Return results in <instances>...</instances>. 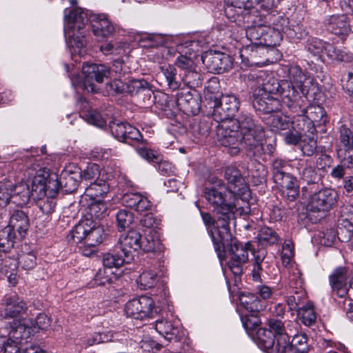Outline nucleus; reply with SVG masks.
<instances>
[{
    "label": "nucleus",
    "instance_id": "nucleus-1",
    "mask_svg": "<svg viewBox=\"0 0 353 353\" xmlns=\"http://www.w3.org/2000/svg\"><path fill=\"white\" fill-rule=\"evenodd\" d=\"M216 136L218 142L227 148L231 155L239 154L243 145L256 154L263 151L264 129L250 114H241L236 120L220 121Z\"/></svg>",
    "mask_w": 353,
    "mask_h": 353
},
{
    "label": "nucleus",
    "instance_id": "nucleus-2",
    "mask_svg": "<svg viewBox=\"0 0 353 353\" xmlns=\"http://www.w3.org/2000/svg\"><path fill=\"white\" fill-rule=\"evenodd\" d=\"M90 22L94 36L99 39L111 37L115 27L105 14H91L81 8H74L65 14L64 34L73 53L82 56L86 46V26Z\"/></svg>",
    "mask_w": 353,
    "mask_h": 353
},
{
    "label": "nucleus",
    "instance_id": "nucleus-3",
    "mask_svg": "<svg viewBox=\"0 0 353 353\" xmlns=\"http://www.w3.org/2000/svg\"><path fill=\"white\" fill-rule=\"evenodd\" d=\"M204 196L208 203L214 208V212L217 214V227L222 228L223 239L227 241L230 238V222L236 215L247 214L249 208L239 207V199L236 194L230 192L219 179L213 181L212 187L205 189Z\"/></svg>",
    "mask_w": 353,
    "mask_h": 353
},
{
    "label": "nucleus",
    "instance_id": "nucleus-4",
    "mask_svg": "<svg viewBox=\"0 0 353 353\" xmlns=\"http://www.w3.org/2000/svg\"><path fill=\"white\" fill-rule=\"evenodd\" d=\"M25 176L32 177L34 199H41L48 196L54 197L61 188L60 178L55 173L50 174L48 170L40 165L34 158L28 157Z\"/></svg>",
    "mask_w": 353,
    "mask_h": 353
},
{
    "label": "nucleus",
    "instance_id": "nucleus-5",
    "mask_svg": "<svg viewBox=\"0 0 353 353\" xmlns=\"http://www.w3.org/2000/svg\"><path fill=\"white\" fill-rule=\"evenodd\" d=\"M222 228H216L211 232V236L214 245V248L221 256V252L229 248L231 252V258L228 261V267L234 275H241L242 273L241 266L246 263L249 257V252H256L252 248L250 242L242 243L236 239H233L230 234V238L227 241L223 240Z\"/></svg>",
    "mask_w": 353,
    "mask_h": 353
},
{
    "label": "nucleus",
    "instance_id": "nucleus-6",
    "mask_svg": "<svg viewBox=\"0 0 353 353\" xmlns=\"http://www.w3.org/2000/svg\"><path fill=\"white\" fill-rule=\"evenodd\" d=\"M1 315L8 320L10 325L8 333V341L13 343L21 344L34 334V327L29 320L25 316V310H3Z\"/></svg>",
    "mask_w": 353,
    "mask_h": 353
},
{
    "label": "nucleus",
    "instance_id": "nucleus-7",
    "mask_svg": "<svg viewBox=\"0 0 353 353\" xmlns=\"http://www.w3.org/2000/svg\"><path fill=\"white\" fill-rule=\"evenodd\" d=\"M83 75V79L81 77L72 78V83L76 89L85 90L88 92H97L94 81L101 83L104 78H108L110 74V69L104 65L94 63H85L82 67Z\"/></svg>",
    "mask_w": 353,
    "mask_h": 353
},
{
    "label": "nucleus",
    "instance_id": "nucleus-8",
    "mask_svg": "<svg viewBox=\"0 0 353 353\" xmlns=\"http://www.w3.org/2000/svg\"><path fill=\"white\" fill-rule=\"evenodd\" d=\"M337 193L332 189H323L313 194L308 202L307 208L310 212H318L323 216L335 205Z\"/></svg>",
    "mask_w": 353,
    "mask_h": 353
},
{
    "label": "nucleus",
    "instance_id": "nucleus-9",
    "mask_svg": "<svg viewBox=\"0 0 353 353\" xmlns=\"http://www.w3.org/2000/svg\"><path fill=\"white\" fill-rule=\"evenodd\" d=\"M279 85L277 92H279L283 103L294 113L299 114V110L306 105L307 95H301L290 83L281 82Z\"/></svg>",
    "mask_w": 353,
    "mask_h": 353
},
{
    "label": "nucleus",
    "instance_id": "nucleus-10",
    "mask_svg": "<svg viewBox=\"0 0 353 353\" xmlns=\"http://www.w3.org/2000/svg\"><path fill=\"white\" fill-rule=\"evenodd\" d=\"M350 275L345 267L335 268L329 276V282L332 292L339 297H344L349 290Z\"/></svg>",
    "mask_w": 353,
    "mask_h": 353
},
{
    "label": "nucleus",
    "instance_id": "nucleus-11",
    "mask_svg": "<svg viewBox=\"0 0 353 353\" xmlns=\"http://www.w3.org/2000/svg\"><path fill=\"white\" fill-rule=\"evenodd\" d=\"M279 85L274 79H270L265 83L263 84V87L256 88L253 92L252 105L254 108L258 111L263 112L265 110L266 102L270 94L277 93Z\"/></svg>",
    "mask_w": 353,
    "mask_h": 353
},
{
    "label": "nucleus",
    "instance_id": "nucleus-12",
    "mask_svg": "<svg viewBox=\"0 0 353 353\" xmlns=\"http://www.w3.org/2000/svg\"><path fill=\"white\" fill-rule=\"evenodd\" d=\"M240 102L233 94L222 96L220 105L215 107L214 117L220 121L232 120L231 118L238 110Z\"/></svg>",
    "mask_w": 353,
    "mask_h": 353
},
{
    "label": "nucleus",
    "instance_id": "nucleus-13",
    "mask_svg": "<svg viewBox=\"0 0 353 353\" xmlns=\"http://www.w3.org/2000/svg\"><path fill=\"white\" fill-rule=\"evenodd\" d=\"M141 248V235L135 230H130L120 237L116 250H119L130 259H132V252Z\"/></svg>",
    "mask_w": 353,
    "mask_h": 353
},
{
    "label": "nucleus",
    "instance_id": "nucleus-14",
    "mask_svg": "<svg viewBox=\"0 0 353 353\" xmlns=\"http://www.w3.org/2000/svg\"><path fill=\"white\" fill-rule=\"evenodd\" d=\"M202 61L209 70L212 72L221 73L230 66V58L220 52H205L201 57Z\"/></svg>",
    "mask_w": 353,
    "mask_h": 353
},
{
    "label": "nucleus",
    "instance_id": "nucleus-15",
    "mask_svg": "<svg viewBox=\"0 0 353 353\" xmlns=\"http://www.w3.org/2000/svg\"><path fill=\"white\" fill-rule=\"evenodd\" d=\"M27 181H22L12 188V201L17 205L27 204L31 198L34 199L32 179L28 177Z\"/></svg>",
    "mask_w": 353,
    "mask_h": 353
},
{
    "label": "nucleus",
    "instance_id": "nucleus-16",
    "mask_svg": "<svg viewBox=\"0 0 353 353\" xmlns=\"http://www.w3.org/2000/svg\"><path fill=\"white\" fill-rule=\"evenodd\" d=\"M267 49L258 44L248 45L240 50L242 63L246 66L260 65L263 63L260 58L266 52Z\"/></svg>",
    "mask_w": 353,
    "mask_h": 353
},
{
    "label": "nucleus",
    "instance_id": "nucleus-17",
    "mask_svg": "<svg viewBox=\"0 0 353 353\" xmlns=\"http://www.w3.org/2000/svg\"><path fill=\"white\" fill-rule=\"evenodd\" d=\"M327 29L344 40L350 32L348 17L345 14L332 15L327 22Z\"/></svg>",
    "mask_w": 353,
    "mask_h": 353
},
{
    "label": "nucleus",
    "instance_id": "nucleus-18",
    "mask_svg": "<svg viewBox=\"0 0 353 353\" xmlns=\"http://www.w3.org/2000/svg\"><path fill=\"white\" fill-rule=\"evenodd\" d=\"M156 330L168 341H177L179 340L180 327L178 321H157Z\"/></svg>",
    "mask_w": 353,
    "mask_h": 353
},
{
    "label": "nucleus",
    "instance_id": "nucleus-19",
    "mask_svg": "<svg viewBox=\"0 0 353 353\" xmlns=\"http://www.w3.org/2000/svg\"><path fill=\"white\" fill-rule=\"evenodd\" d=\"M275 336L266 328H259L256 333V343L265 353H272V350L278 348V341L275 344Z\"/></svg>",
    "mask_w": 353,
    "mask_h": 353
},
{
    "label": "nucleus",
    "instance_id": "nucleus-20",
    "mask_svg": "<svg viewBox=\"0 0 353 353\" xmlns=\"http://www.w3.org/2000/svg\"><path fill=\"white\" fill-rule=\"evenodd\" d=\"M263 119L273 131L290 129L292 124L290 119L283 115L280 110L272 114H268L263 117Z\"/></svg>",
    "mask_w": 353,
    "mask_h": 353
},
{
    "label": "nucleus",
    "instance_id": "nucleus-21",
    "mask_svg": "<svg viewBox=\"0 0 353 353\" xmlns=\"http://www.w3.org/2000/svg\"><path fill=\"white\" fill-rule=\"evenodd\" d=\"M306 80V75L303 73L301 68L297 65H294L289 68L288 79L283 81L282 82L290 83L293 87L299 90L301 94L305 96L308 93V89L305 85Z\"/></svg>",
    "mask_w": 353,
    "mask_h": 353
},
{
    "label": "nucleus",
    "instance_id": "nucleus-22",
    "mask_svg": "<svg viewBox=\"0 0 353 353\" xmlns=\"http://www.w3.org/2000/svg\"><path fill=\"white\" fill-rule=\"evenodd\" d=\"M8 228H12V231L16 230L23 237L29 228V219L27 214L21 210H16L10 219Z\"/></svg>",
    "mask_w": 353,
    "mask_h": 353
},
{
    "label": "nucleus",
    "instance_id": "nucleus-23",
    "mask_svg": "<svg viewBox=\"0 0 353 353\" xmlns=\"http://www.w3.org/2000/svg\"><path fill=\"white\" fill-rule=\"evenodd\" d=\"M109 191V184L105 180L99 179L90 182V184L85 188V194L92 200H99L105 196Z\"/></svg>",
    "mask_w": 353,
    "mask_h": 353
},
{
    "label": "nucleus",
    "instance_id": "nucleus-24",
    "mask_svg": "<svg viewBox=\"0 0 353 353\" xmlns=\"http://www.w3.org/2000/svg\"><path fill=\"white\" fill-rule=\"evenodd\" d=\"M130 257L125 256L119 250L117 251L116 247L112 252L106 253L103 256V265L105 268H119L125 263L130 262Z\"/></svg>",
    "mask_w": 353,
    "mask_h": 353
},
{
    "label": "nucleus",
    "instance_id": "nucleus-25",
    "mask_svg": "<svg viewBox=\"0 0 353 353\" xmlns=\"http://www.w3.org/2000/svg\"><path fill=\"white\" fill-rule=\"evenodd\" d=\"M88 230H90L89 221H81L72 228L68 235L67 239L68 243L73 245L84 243Z\"/></svg>",
    "mask_w": 353,
    "mask_h": 353
},
{
    "label": "nucleus",
    "instance_id": "nucleus-26",
    "mask_svg": "<svg viewBox=\"0 0 353 353\" xmlns=\"http://www.w3.org/2000/svg\"><path fill=\"white\" fill-rule=\"evenodd\" d=\"M141 249L145 252H156L161 249L159 233L157 230L149 229L145 232V238L141 240Z\"/></svg>",
    "mask_w": 353,
    "mask_h": 353
},
{
    "label": "nucleus",
    "instance_id": "nucleus-27",
    "mask_svg": "<svg viewBox=\"0 0 353 353\" xmlns=\"http://www.w3.org/2000/svg\"><path fill=\"white\" fill-rule=\"evenodd\" d=\"M274 0H242L241 2H236L232 3L231 6H228L225 8V14L228 15L230 11H232V8H238L239 9H250L256 6H259L260 8L265 10L270 9L273 6Z\"/></svg>",
    "mask_w": 353,
    "mask_h": 353
},
{
    "label": "nucleus",
    "instance_id": "nucleus-28",
    "mask_svg": "<svg viewBox=\"0 0 353 353\" xmlns=\"http://www.w3.org/2000/svg\"><path fill=\"white\" fill-rule=\"evenodd\" d=\"M225 178L230 185L229 191L235 194L240 190V187L243 185V179L238 169L234 167L229 166L225 170Z\"/></svg>",
    "mask_w": 353,
    "mask_h": 353
},
{
    "label": "nucleus",
    "instance_id": "nucleus-29",
    "mask_svg": "<svg viewBox=\"0 0 353 353\" xmlns=\"http://www.w3.org/2000/svg\"><path fill=\"white\" fill-rule=\"evenodd\" d=\"M239 315L243 327L246 330H254L261 323L259 310H241Z\"/></svg>",
    "mask_w": 353,
    "mask_h": 353
},
{
    "label": "nucleus",
    "instance_id": "nucleus-30",
    "mask_svg": "<svg viewBox=\"0 0 353 353\" xmlns=\"http://www.w3.org/2000/svg\"><path fill=\"white\" fill-rule=\"evenodd\" d=\"M78 175L68 170H63L60 176L61 188L66 193H72L75 191L79 185Z\"/></svg>",
    "mask_w": 353,
    "mask_h": 353
},
{
    "label": "nucleus",
    "instance_id": "nucleus-31",
    "mask_svg": "<svg viewBox=\"0 0 353 353\" xmlns=\"http://www.w3.org/2000/svg\"><path fill=\"white\" fill-rule=\"evenodd\" d=\"M179 103L183 105L184 108L192 113L196 114L199 112L200 109L199 99L197 96L194 97L190 92H187L181 94L179 99Z\"/></svg>",
    "mask_w": 353,
    "mask_h": 353
},
{
    "label": "nucleus",
    "instance_id": "nucleus-32",
    "mask_svg": "<svg viewBox=\"0 0 353 353\" xmlns=\"http://www.w3.org/2000/svg\"><path fill=\"white\" fill-rule=\"evenodd\" d=\"M326 54L331 59L339 62H350L353 58L352 55L348 52L330 43L327 45Z\"/></svg>",
    "mask_w": 353,
    "mask_h": 353
},
{
    "label": "nucleus",
    "instance_id": "nucleus-33",
    "mask_svg": "<svg viewBox=\"0 0 353 353\" xmlns=\"http://www.w3.org/2000/svg\"><path fill=\"white\" fill-rule=\"evenodd\" d=\"M15 235L12 228L7 226L0 230V251L9 252L14 246Z\"/></svg>",
    "mask_w": 353,
    "mask_h": 353
},
{
    "label": "nucleus",
    "instance_id": "nucleus-34",
    "mask_svg": "<svg viewBox=\"0 0 353 353\" xmlns=\"http://www.w3.org/2000/svg\"><path fill=\"white\" fill-rule=\"evenodd\" d=\"M268 325L269 327L268 330H271L276 341L285 343V339H287L289 336L286 333L283 323L280 320L270 319L268 320Z\"/></svg>",
    "mask_w": 353,
    "mask_h": 353
},
{
    "label": "nucleus",
    "instance_id": "nucleus-35",
    "mask_svg": "<svg viewBox=\"0 0 353 353\" xmlns=\"http://www.w3.org/2000/svg\"><path fill=\"white\" fill-rule=\"evenodd\" d=\"M157 274L152 270L143 271L137 279V283L142 290L153 288L157 283Z\"/></svg>",
    "mask_w": 353,
    "mask_h": 353
},
{
    "label": "nucleus",
    "instance_id": "nucleus-36",
    "mask_svg": "<svg viewBox=\"0 0 353 353\" xmlns=\"http://www.w3.org/2000/svg\"><path fill=\"white\" fill-rule=\"evenodd\" d=\"M80 114L81 117L90 124L99 128L105 125V120L95 110L85 108L81 111Z\"/></svg>",
    "mask_w": 353,
    "mask_h": 353
},
{
    "label": "nucleus",
    "instance_id": "nucleus-37",
    "mask_svg": "<svg viewBox=\"0 0 353 353\" xmlns=\"http://www.w3.org/2000/svg\"><path fill=\"white\" fill-rule=\"evenodd\" d=\"M258 242L263 246L276 243L279 241L277 234L271 228H262L257 236Z\"/></svg>",
    "mask_w": 353,
    "mask_h": 353
},
{
    "label": "nucleus",
    "instance_id": "nucleus-38",
    "mask_svg": "<svg viewBox=\"0 0 353 353\" xmlns=\"http://www.w3.org/2000/svg\"><path fill=\"white\" fill-rule=\"evenodd\" d=\"M154 306L153 299L145 295L132 299L126 303V309H152Z\"/></svg>",
    "mask_w": 353,
    "mask_h": 353
},
{
    "label": "nucleus",
    "instance_id": "nucleus-39",
    "mask_svg": "<svg viewBox=\"0 0 353 353\" xmlns=\"http://www.w3.org/2000/svg\"><path fill=\"white\" fill-rule=\"evenodd\" d=\"M89 228L84 243H86L88 246H97L103 241V230L101 228L92 226L90 221Z\"/></svg>",
    "mask_w": 353,
    "mask_h": 353
},
{
    "label": "nucleus",
    "instance_id": "nucleus-40",
    "mask_svg": "<svg viewBox=\"0 0 353 353\" xmlns=\"http://www.w3.org/2000/svg\"><path fill=\"white\" fill-rule=\"evenodd\" d=\"M125 46L123 43L110 42L101 45L100 50L105 55L121 56L126 53Z\"/></svg>",
    "mask_w": 353,
    "mask_h": 353
},
{
    "label": "nucleus",
    "instance_id": "nucleus-41",
    "mask_svg": "<svg viewBox=\"0 0 353 353\" xmlns=\"http://www.w3.org/2000/svg\"><path fill=\"white\" fill-rule=\"evenodd\" d=\"M78 176L81 180L87 181H94L99 179L100 167L96 163L88 164L84 170H81Z\"/></svg>",
    "mask_w": 353,
    "mask_h": 353
},
{
    "label": "nucleus",
    "instance_id": "nucleus-42",
    "mask_svg": "<svg viewBox=\"0 0 353 353\" xmlns=\"http://www.w3.org/2000/svg\"><path fill=\"white\" fill-rule=\"evenodd\" d=\"M110 130L112 135L119 141L125 143L127 136L128 135L129 127H131L128 123H116L110 124Z\"/></svg>",
    "mask_w": 353,
    "mask_h": 353
},
{
    "label": "nucleus",
    "instance_id": "nucleus-43",
    "mask_svg": "<svg viewBox=\"0 0 353 353\" xmlns=\"http://www.w3.org/2000/svg\"><path fill=\"white\" fill-rule=\"evenodd\" d=\"M294 247L291 241H285L281 252V262L286 268H291L293 266L294 261Z\"/></svg>",
    "mask_w": 353,
    "mask_h": 353
},
{
    "label": "nucleus",
    "instance_id": "nucleus-44",
    "mask_svg": "<svg viewBox=\"0 0 353 353\" xmlns=\"http://www.w3.org/2000/svg\"><path fill=\"white\" fill-rule=\"evenodd\" d=\"M353 148V133L350 129L341 126L339 131V143L338 149Z\"/></svg>",
    "mask_w": 353,
    "mask_h": 353
},
{
    "label": "nucleus",
    "instance_id": "nucleus-45",
    "mask_svg": "<svg viewBox=\"0 0 353 353\" xmlns=\"http://www.w3.org/2000/svg\"><path fill=\"white\" fill-rule=\"evenodd\" d=\"M181 75L183 81L190 88L199 87L202 84V76L196 70V68L183 72Z\"/></svg>",
    "mask_w": 353,
    "mask_h": 353
},
{
    "label": "nucleus",
    "instance_id": "nucleus-46",
    "mask_svg": "<svg viewBox=\"0 0 353 353\" xmlns=\"http://www.w3.org/2000/svg\"><path fill=\"white\" fill-rule=\"evenodd\" d=\"M298 170L301 179L307 183H314L318 179L315 169L307 163H299Z\"/></svg>",
    "mask_w": 353,
    "mask_h": 353
},
{
    "label": "nucleus",
    "instance_id": "nucleus-47",
    "mask_svg": "<svg viewBox=\"0 0 353 353\" xmlns=\"http://www.w3.org/2000/svg\"><path fill=\"white\" fill-rule=\"evenodd\" d=\"M298 116H305L313 122H317L325 115V111L321 106H311L305 108L303 106L299 110V114H296Z\"/></svg>",
    "mask_w": 353,
    "mask_h": 353
},
{
    "label": "nucleus",
    "instance_id": "nucleus-48",
    "mask_svg": "<svg viewBox=\"0 0 353 353\" xmlns=\"http://www.w3.org/2000/svg\"><path fill=\"white\" fill-rule=\"evenodd\" d=\"M254 256L253 268L252 270V276L254 281H261V273L263 271L261 263L265 259V254L263 252H254L252 251Z\"/></svg>",
    "mask_w": 353,
    "mask_h": 353
},
{
    "label": "nucleus",
    "instance_id": "nucleus-49",
    "mask_svg": "<svg viewBox=\"0 0 353 353\" xmlns=\"http://www.w3.org/2000/svg\"><path fill=\"white\" fill-rule=\"evenodd\" d=\"M280 190L284 197L290 201H294L299 193V185L295 177L290 180Z\"/></svg>",
    "mask_w": 353,
    "mask_h": 353
},
{
    "label": "nucleus",
    "instance_id": "nucleus-50",
    "mask_svg": "<svg viewBox=\"0 0 353 353\" xmlns=\"http://www.w3.org/2000/svg\"><path fill=\"white\" fill-rule=\"evenodd\" d=\"M161 71L166 79L168 85L173 90L177 89L180 83L176 79V71L174 66L170 65L161 67Z\"/></svg>",
    "mask_w": 353,
    "mask_h": 353
},
{
    "label": "nucleus",
    "instance_id": "nucleus-51",
    "mask_svg": "<svg viewBox=\"0 0 353 353\" xmlns=\"http://www.w3.org/2000/svg\"><path fill=\"white\" fill-rule=\"evenodd\" d=\"M12 183L10 181H0V206H6L12 201Z\"/></svg>",
    "mask_w": 353,
    "mask_h": 353
},
{
    "label": "nucleus",
    "instance_id": "nucleus-52",
    "mask_svg": "<svg viewBox=\"0 0 353 353\" xmlns=\"http://www.w3.org/2000/svg\"><path fill=\"white\" fill-rule=\"evenodd\" d=\"M329 43H325L317 38H310L307 39L305 48L307 51L314 55L320 54L323 51L326 53L327 45Z\"/></svg>",
    "mask_w": 353,
    "mask_h": 353
},
{
    "label": "nucleus",
    "instance_id": "nucleus-53",
    "mask_svg": "<svg viewBox=\"0 0 353 353\" xmlns=\"http://www.w3.org/2000/svg\"><path fill=\"white\" fill-rule=\"evenodd\" d=\"M117 222L119 230H123L133 222V215L125 209L120 210L117 214Z\"/></svg>",
    "mask_w": 353,
    "mask_h": 353
},
{
    "label": "nucleus",
    "instance_id": "nucleus-54",
    "mask_svg": "<svg viewBox=\"0 0 353 353\" xmlns=\"http://www.w3.org/2000/svg\"><path fill=\"white\" fill-rule=\"evenodd\" d=\"M175 65L182 70L183 72H186L190 70H194L196 68L195 61L193 57L187 56L186 54H181L175 61Z\"/></svg>",
    "mask_w": 353,
    "mask_h": 353
},
{
    "label": "nucleus",
    "instance_id": "nucleus-55",
    "mask_svg": "<svg viewBox=\"0 0 353 353\" xmlns=\"http://www.w3.org/2000/svg\"><path fill=\"white\" fill-rule=\"evenodd\" d=\"M337 157L345 168H353V148L337 149Z\"/></svg>",
    "mask_w": 353,
    "mask_h": 353
},
{
    "label": "nucleus",
    "instance_id": "nucleus-56",
    "mask_svg": "<svg viewBox=\"0 0 353 353\" xmlns=\"http://www.w3.org/2000/svg\"><path fill=\"white\" fill-rule=\"evenodd\" d=\"M148 83L144 80L140 79H130L125 81V93L134 94L139 92L145 89Z\"/></svg>",
    "mask_w": 353,
    "mask_h": 353
},
{
    "label": "nucleus",
    "instance_id": "nucleus-57",
    "mask_svg": "<svg viewBox=\"0 0 353 353\" xmlns=\"http://www.w3.org/2000/svg\"><path fill=\"white\" fill-rule=\"evenodd\" d=\"M3 305L8 307L11 308H19V309H27L28 305L26 303L20 299L17 294H10L6 295L3 299Z\"/></svg>",
    "mask_w": 353,
    "mask_h": 353
},
{
    "label": "nucleus",
    "instance_id": "nucleus-58",
    "mask_svg": "<svg viewBox=\"0 0 353 353\" xmlns=\"http://www.w3.org/2000/svg\"><path fill=\"white\" fill-rule=\"evenodd\" d=\"M18 263L24 270H31L36 265V256L32 252L23 253L19 256Z\"/></svg>",
    "mask_w": 353,
    "mask_h": 353
},
{
    "label": "nucleus",
    "instance_id": "nucleus-59",
    "mask_svg": "<svg viewBox=\"0 0 353 353\" xmlns=\"http://www.w3.org/2000/svg\"><path fill=\"white\" fill-rule=\"evenodd\" d=\"M297 316L301 322L306 326H310L316 322V314L314 310H297Z\"/></svg>",
    "mask_w": 353,
    "mask_h": 353
},
{
    "label": "nucleus",
    "instance_id": "nucleus-60",
    "mask_svg": "<svg viewBox=\"0 0 353 353\" xmlns=\"http://www.w3.org/2000/svg\"><path fill=\"white\" fill-rule=\"evenodd\" d=\"M137 152L140 157L148 161L159 163L161 161L159 152L151 149L142 147L137 149Z\"/></svg>",
    "mask_w": 353,
    "mask_h": 353
},
{
    "label": "nucleus",
    "instance_id": "nucleus-61",
    "mask_svg": "<svg viewBox=\"0 0 353 353\" xmlns=\"http://www.w3.org/2000/svg\"><path fill=\"white\" fill-rule=\"evenodd\" d=\"M301 150L304 155H313L316 150V141L313 138L304 139L301 142Z\"/></svg>",
    "mask_w": 353,
    "mask_h": 353
},
{
    "label": "nucleus",
    "instance_id": "nucleus-62",
    "mask_svg": "<svg viewBox=\"0 0 353 353\" xmlns=\"http://www.w3.org/2000/svg\"><path fill=\"white\" fill-rule=\"evenodd\" d=\"M38 200L39 201V207L43 214H50L54 212L55 208L54 197L46 196L43 199Z\"/></svg>",
    "mask_w": 353,
    "mask_h": 353
},
{
    "label": "nucleus",
    "instance_id": "nucleus-63",
    "mask_svg": "<svg viewBox=\"0 0 353 353\" xmlns=\"http://www.w3.org/2000/svg\"><path fill=\"white\" fill-rule=\"evenodd\" d=\"M299 352L296 347L290 343V336L285 339V343L278 342V348L272 350V353H301Z\"/></svg>",
    "mask_w": 353,
    "mask_h": 353
},
{
    "label": "nucleus",
    "instance_id": "nucleus-64",
    "mask_svg": "<svg viewBox=\"0 0 353 353\" xmlns=\"http://www.w3.org/2000/svg\"><path fill=\"white\" fill-rule=\"evenodd\" d=\"M94 201L90 206V215L97 219L106 212L107 207L105 203L101 201V199Z\"/></svg>",
    "mask_w": 353,
    "mask_h": 353
}]
</instances>
